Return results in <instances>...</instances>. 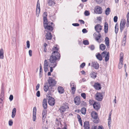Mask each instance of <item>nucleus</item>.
<instances>
[{
  "instance_id": "6ab92c4d",
  "label": "nucleus",
  "mask_w": 129,
  "mask_h": 129,
  "mask_svg": "<svg viewBox=\"0 0 129 129\" xmlns=\"http://www.w3.org/2000/svg\"><path fill=\"white\" fill-rule=\"evenodd\" d=\"M91 115L92 117L94 119H96L98 117V114L97 113L94 111H92Z\"/></svg>"
},
{
  "instance_id": "774afa93",
  "label": "nucleus",
  "mask_w": 129,
  "mask_h": 129,
  "mask_svg": "<svg viewBox=\"0 0 129 129\" xmlns=\"http://www.w3.org/2000/svg\"><path fill=\"white\" fill-rule=\"evenodd\" d=\"M98 129H104L102 125H100L99 126Z\"/></svg>"
},
{
  "instance_id": "9d476101",
  "label": "nucleus",
  "mask_w": 129,
  "mask_h": 129,
  "mask_svg": "<svg viewBox=\"0 0 129 129\" xmlns=\"http://www.w3.org/2000/svg\"><path fill=\"white\" fill-rule=\"evenodd\" d=\"M95 37V39L96 41L99 43H100L103 41L102 39L101 38V34L99 33L98 36H96V34L94 33L93 35Z\"/></svg>"
},
{
  "instance_id": "a878e982",
  "label": "nucleus",
  "mask_w": 129,
  "mask_h": 129,
  "mask_svg": "<svg viewBox=\"0 0 129 129\" xmlns=\"http://www.w3.org/2000/svg\"><path fill=\"white\" fill-rule=\"evenodd\" d=\"M47 2L48 4L50 6H52L55 4L54 0H48Z\"/></svg>"
},
{
  "instance_id": "4be33fe9",
  "label": "nucleus",
  "mask_w": 129,
  "mask_h": 129,
  "mask_svg": "<svg viewBox=\"0 0 129 129\" xmlns=\"http://www.w3.org/2000/svg\"><path fill=\"white\" fill-rule=\"evenodd\" d=\"M16 109L15 108H14L12 110V113L11 117L12 118L15 117L16 114Z\"/></svg>"
},
{
  "instance_id": "c756f323",
  "label": "nucleus",
  "mask_w": 129,
  "mask_h": 129,
  "mask_svg": "<svg viewBox=\"0 0 129 129\" xmlns=\"http://www.w3.org/2000/svg\"><path fill=\"white\" fill-rule=\"evenodd\" d=\"M96 58L100 61L102 60V56L99 53H98L96 54Z\"/></svg>"
},
{
  "instance_id": "2eb2a0df",
  "label": "nucleus",
  "mask_w": 129,
  "mask_h": 129,
  "mask_svg": "<svg viewBox=\"0 0 129 129\" xmlns=\"http://www.w3.org/2000/svg\"><path fill=\"white\" fill-rule=\"evenodd\" d=\"M94 28L95 30L97 32L99 33V32L101 31L102 29V26L99 24H97L94 27Z\"/></svg>"
},
{
  "instance_id": "0eeeda50",
  "label": "nucleus",
  "mask_w": 129,
  "mask_h": 129,
  "mask_svg": "<svg viewBox=\"0 0 129 129\" xmlns=\"http://www.w3.org/2000/svg\"><path fill=\"white\" fill-rule=\"evenodd\" d=\"M69 108L67 104L64 105L60 107L59 109L61 114H63L66 110H68Z\"/></svg>"
},
{
  "instance_id": "37998d69",
  "label": "nucleus",
  "mask_w": 129,
  "mask_h": 129,
  "mask_svg": "<svg viewBox=\"0 0 129 129\" xmlns=\"http://www.w3.org/2000/svg\"><path fill=\"white\" fill-rule=\"evenodd\" d=\"M44 67H48V64L47 61L46 59L44 61Z\"/></svg>"
},
{
  "instance_id": "ea45409f",
  "label": "nucleus",
  "mask_w": 129,
  "mask_h": 129,
  "mask_svg": "<svg viewBox=\"0 0 129 129\" xmlns=\"http://www.w3.org/2000/svg\"><path fill=\"white\" fill-rule=\"evenodd\" d=\"M70 86L71 88H76V85L74 83H71L70 84Z\"/></svg>"
},
{
  "instance_id": "2f4dec72",
  "label": "nucleus",
  "mask_w": 129,
  "mask_h": 129,
  "mask_svg": "<svg viewBox=\"0 0 129 129\" xmlns=\"http://www.w3.org/2000/svg\"><path fill=\"white\" fill-rule=\"evenodd\" d=\"M4 99L0 98V109H2L3 107L4 102L3 100Z\"/></svg>"
},
{
  "instance_id": "3c124183",
  "label": "nucleus",
  "mask_w": 129,
  "mask_h": 129,
  "mask_svg": "<svg viewBox=\"0 0 129 129\" xmlns=\"http://www.w3.org/2000/svg\"><path fill=\"white\" fill-rule=\"evenodd\" d=\"M81 95L82 97L84 99H85L86 98V94L84 93H82L81 94Z\"/></svg>"
},
{
  "instance_id": "f03ea898",
  "label": "nucleus",
  "mask_w": 129,
  "mask_h": 129,
  "mask_svg": "<svg viewBox=\"0 0 129 129\" xmlns=\"http://www.w3.org/2000/svg\"><path fill=\"white\" fill-rule=\"evenodd\" d=\"M44 28L50 31H52L53 30V27L51 25H52L53 23L52 22H48L46 18L44 19Z\"/></svg>"
},
{
  "instance_id": "1a4fd4ad",
  "label": "nucleus",
  "mask_w": 129,
  "mask_h": 129,
  "mask_svg": "<svg viewBox=\"0 0 129 129\" xmlns=\"http://www.w3.org/2000/svg\"><path fill=\"white\" fill-rule=\"evenodd\" d=\"M40 11V4L39 0H38L37 2L36 9V15L37 17H38L39 16Z\"/></svg>"
},
{
  "instance_id": "c85d7f7f",
  "label": "nucleus",
  "mask_w": 129,
  "mask_h": 129,
  "mask_svg": "<svg viewBox=\"0 0 129 129\" xmlns=\"http://www.w3.org/2000/svg\"><path fill=\"white\" fill-rule=\"evenodd\" d=\"M4 52L3 49H1L0 50V59H3L4 58Z\"/></svg>"
},
{
  "instance_id": "6e6552de",
  "label": "nucleus",
  "mask_w": 129,
  "mask_h": 129,
  "mask_svg": "<svg viewBox=\"0 0 129 129\" xmlns=\"http://www.w3.org/2000/svg\"><path fill=\"white\" fill-rule=\"evenodd\" d=\"M103 98V95L101 93L98 92L95 94V98L97 101H101L102 100Z\"/></svg>"
},
{
  "instance_id": "6e6d98bb",
  "label": "nucleus",
  "mask_w": 129,
  "mask_h": 129,
  "mask_svg": "<svg viewBox=\"0 0 129 129\" xmlns=\"http://www.w3.org/2000/svg\"><path fill=\"white\" fill-rule=\"evenodd\" d=\"M85 63L84 62H83L80 65V67L82 68H83V67L85 66Z\"/></svg>"
},
{
  "instance_id": "bf43d9fd",
  "label": "nucleus",
  "mask_w": 129,
  "mask_h": 129,
  "mask_svg": "<svg viewBox=\"0 0 129 129\" xmlns=\"http://www.w3.org/2000/svg\"><path fill=\"white\" fill-rule=\"evenodd\" d=\"M95 1L97 3L100 4L102 2L103 0H95Z\"/></svg>"
},
{
  "instance_id": "603ef678",
  "label": "nucleus",
  "mask_w": 129,
  "mask_h": 129,
  "mask_svg": "<svg viewBox=\"0 0 129 129\" xmlns=\"http://www.w3.org/2000/svg\"><path fill=\"white\" fill-rule=\"evenodd\" d=\"M44 70L45 72H46L48 71V67H44Z\"/></svg>"
},
{
  "instance_id": "c9c22d12",
  "label": "nucleus",
  "mask_w": 129,
  "mask_h": 129,
  "mask_svg": "<svg viewBox=\"0 0 129 129\" xmlns=\"http://www.w3.org/2000/svg\"><path fill=\"white\" fill-rule=\"evenodd\" d=\"M81 113L85 115L86 113V109L85 108H82L81 110Z\"/></svg>"
},
{
  "instance_id": "f8f14e48",
  "label": "nucleus",
  "mask_w": 129,
  "mask_h": 129,
  "mask_svg": "<svg viewBox=\"0 0 129 129\" xmlns=\"http://www.w3.org/2000/svg\"><path fill=\"white\" fill-rule=\"evenodd\" d=\"M126 23L125 20V19L121 20L120 24V31L122 32L125 27Z\"/></svg>"
},
{
  "instance_id": "39448f33",
  "label": "nucleus",
  "mask_w": 129,
  "mask_h": 129,
  "mask_svg": "<svg viewBox=\"0 0 129 129\" xmlns=\"http://www.w3.org/2000/svg\"><path fill=\"white\" fill-rule=\"evenodd\" d=\"M103 57H105V60L106 62L108 61L109 58V52H107L106 51H105L101 54Z\"/></svg>"
},
{
  "instance_id": "09e8293b",
  "label": "nucleus",
  "mask_w": 129,
  "mask_h": 129,
  "mask_svg": "<svg viewBox=\"0 0 129 129\" xmlns=\"http://www.w3.org/2000/svg\"><path fill=\"white\" fill-rule=\"evenodd\" d=\"M84 14L86 16H89L90 14V13L88 11H86L85 12Z\"/></svg>"
},
{
  "instance_id": "5701e85b",
  "label": "nucleus",
  "mask_w": 129,
  "mask_h": 129,
  "mask_svg": "<svg viewBox=\"0 0 129 129\" xmlns=\"http://www.w3.org/2000/svg\"><path fill=\"white\" fill-rule=\"evenodd\" d=\"M84 127L85 129H89V125L88 122L86 121L84 122Z\"/></svg>"
},
{
  "instance_id": "72a5a7b5",
  "label": "nucleus",
  "mask_w": 129,
  "mask_h": 129,
  "mask_svg": "<svg viewBox=\"0 0 129 129\" xmlns=\"http://www.w3.org/2000/svg\"><path fill=\"white\" fill-rule=\"evenodd\" d=\"M105 48L106 47L105 45L103 44H101L100 45V48L102 50H104L105 49Z\"/></svg>"
},
{
  "instance_id": "864d4df0",
  "label": "nucleus",
  "mask_w": 129,
  "mask_h": 129,
  "mask_svg": "<svg viewBox=\"0 0 129 129\" xmlns=\"http://www.w3.org/2000/svg\"><path fill=\"white\" fill-rule=\"evenodd\" d=\"M126 26L128 27L129 26V20L127 18L126 23Z\"/></svg>"
},
{
  "instance_id": "338daca9",
  "label": "nucleus",
  "mask_w": 129,
  "mask_h": 129,
  "mask_svg": "<svg viewBox=\"0 0 129 129\" xmlns=\"http://www.w3.org/2000/svg\"><path fill=\"white\" fill-rule=\"evenodd\" d=\"M79 21L81 23L84 24V21L82 20H79Z\"/></svg>"
},
{
  "instance_id": "de8ad7c7",
  "label": "nucleus",
  "mask_w": 129,
  "mask_h": 129,
  "mask_svg": "<svg viewBox=\"0 0 129 129\" xmlns=\"http://www.w3.org/2000/svg\"><path fill=\"white\" fill-rule=\"evenodd\" d=\"M30 42L29 41H27L26 42V46L27 48H29L30 47Z\"/></svg>"
},
{
  "instance_id": "a18cd8bd",
  "label": "nucleus",
  "mask_w": 129,
  "mask_h": 129,
  "mask_svg": "<svg viewBox=\"0 0 129 129\" xmlns=\"http://www.w3.org/2000/svg\"><path fill=\"white\" fill-rule=\"evenodd\" d=\"M77 116H78V117L79 119V121L80 123V125H82V122L80 118V116L78 115H77Z\"/></svg>"
},
{
  "instance_id": "69168bd1",
  "label": "nucleus",
  "mask_w": 129,
  "mask_h": 129,
  "mask_svg": "<svg viewBox=\"0 0 129 129\" xmlns=\"http://www.w3.org/2000/svg\"><path fill=\"white\" fill-rule=\"evenodd\" d=\"M90 49L91 50H93L94 49V46L93 45H91L90 47Z\"/></svg>"
},
{
  "instance_id": "7ed1b4c3",
  "label": "nucleus",
  "mask_w": 129,
  "mask_h": 129,
  "mask_svg": "<svg viewBox=\"0 0 129 129\" xmlns=\"http://www.w3.org/2000/svg\"><path fill=\"white\" fill-rule=\"evenodd\" d=\"M48 82L50 87L55 86L56 83V82L55 79L51 77L49 78Z\"/></svg>"
},
{
  "instance_id": "7c9ffc66",
  "label": "nucleus",
  "mask_w": 129,
  "mask_h": 129,
  "mask_svg": "<svg viewBox=\"0 0 129 129\" xmlns=\"http://www.w3.org/2000/svg\"><path fill=\"white\" fill-rule=\"evenodd\" d=\"M105 44L107 47L109 46V39L108 37H107L105 39Z\"/></svg>"
},
{
  "instance_id": "a211bd4d",
  "label": "nucleus",
  "mask_w": 129,
  "mask_h": 129,
  "mask_svg": "<svg viewBox=\"0 0 129 129\" xmlns=\"http://www.w3.org/2000/svg\"><path fill=\"white\" fill-rule=\"evenodd\" d=\"M47 111L45 109L43 111L42 113V121L43 122H45V120L46 116Z\"/></svg>"
},
{
  "instance_id": "4d7b16f0",
  "label": "nucleus",
  "mask_w": 129,
  "mask_h": 129,
  "mask_svg": "<svg viewBox=\"0 0 129 129\" xmlns=\"http://www.w3.org/2000/svg\"><path fill=\"white\" fill-rule=\"evenodd\" d=\"M37 96L39 97L40 96V93L39 91H38L36 93Z\"/></svg>"
},
{
  "instance_id": "412c9836",
  "label": "nucleus",
  "mask_w": 129,
  "mask_h": 129,
  "mask_svg": "<svg viewBox=\"0 0 129 129\" xmlns=\"http://www.w3.org/2000/svg\"><path fill=\"white\" fill-rule=\"evenodd\" d=\"M43 106L45 109H46L47 108V101L46 99H43Z\"/></svg>"
},
{
  "instance_id": "680f3d73",
  "label": "nucleus",
  "mask_w": 129,
  "mask_h": 129,
  "mask_svg": "<svg viewBox=\"0 0 129 129\" xmlns=\"http://www.w3.org/2000/svg\"><path fill=\"white\" fill-rule=\"evenodd\" d=\"M13 99V96L12 95H10L9 97V100L11 101Z\"/></svg>"
},
{
  "instance_id": "dca6fc26",
  "label": "nucleus",
  "mask_w": 129,
  "mask_h": 129,
  "mask_svg": "<svg viewBox=\"0 0 129 129\" xmlns=\"http://www.w3.org/2000/svg\"><path fill=\"white\" fill-rule=\"evenodd\" d=\"M93 87L97 90H100L101 88L100 84L98 83H95L93 85Z\"/></svg>"
},
{
  "instance_id": "4468645a",
  "label": "nucleus",
  "mask_w": 129,
  "mask_h": 129,
  "mask_svg": "<svg viewBox=\"0 0 129 129\" xmlns=\"http://www.w3.org/2000/svg\"><path fill=\"white\" fill-rule=\"evenodd\" d=\"M37 109L36 107H34L33 108V120L34 121H36V118Z\"/></svg>"
},
{
  "instance_id": "e2e57ef3",
  "label": "nucleus",
  "mask_w": 129,
  "mask_h": 129,
  "mask_svg": "<svg viewBox=\"0 0 129 129\" xmlns=\"http://www.w3.org/2000/svg\"><path fill=\"white\" fill-rule=\"evenodd\" d=\"M82 32L83 33H86L87 32V31L86 29L84 28L82 29Z\"/></svg>"
},
{
  "instance_id": "ddd939ff",
  "label": "nucleus",
  "mask_w": 129,
  "mask_h": 129,
  "mask_svg": "<svg viewBox=\"0 0 129 129\" xmlns=\"http://www.w3.org/2000/svg\"><path fill=\"white\" fill-rule=\"evenodd\" d=\"M93 107L95 110H98L100 108V105L99 103L95 102L93 104Z\"/></svg>"
},
{
  "instance_id": "c03bdc74",
  "label": "nucleus",
  "mask_w": 129,
  "mask_h": 129,
  "mask_svg": "<svg viewBox=\"0 0 129 129\" xmlns=\"http://www.w3.org/2000/svg\"><path fill=\"white\" fill-rule=\"evenodd\" d=\"M95 102L94 100H89V103L91 105H93V104H94V103Z\"/></svg>"
},
{
  "instance_id": "79ce46f5",
  "label": "nucleus",
  "mask_w": 129,
  "mask_h": 129,
  "mask_svg": "<svg viewBox=\"0 0 129 129\" xmlns=\"http://www.w3.org/2000/svg\"><path fill=\"white\" fill-rule=\"evenodd\" d=\"M13 122L12 120H10L8 122V124L9 126H12L13 124Z\"/></svg>"
},
{
  "instance_id": "e433bc0d",
  "label": "nucleus",
  "mask_w": 129,
  "mask_h": 129,
  "mask_svg": "<svg viewBox=\"0 0 129 129\" xmlns=\"http://www.w3.org/2000/svg\"><path fill=\"white\" fill-rule=\"evenodd\" d=\"M110 9L109 8H107L105 11V13L106 15H108L110 13Z\"/></svg>"
},
{
  "instance_id": "58836bf2",
  "label": "nucleus",
  "mask_w": 129,
  "mask_h": 129,
  "mask_svg": "<svg viewBox=\"0 0 129 129\" xmlns=\"http://www.w3.org/2000/svg\"><path fill=\"white\" fill-rule=\"evenodd\" d=\"M49 88L48 86L47 85H45L44 86V90L46 92L48 90Z\"/></svg>"
},
{
  "instance_id": "aec40b11",
  "label": "nucleus",
  "mask_w": 129,
  "mask_h": 129,
  "mask_svg": "<svg viewBox=\"0 0 129 129\" xmlns=\"http://www.w3.org/2000/svg\"><path fill=\"white\" fill-rule=\"evenodd\" d=\"M74 102L77 105H79L80 103V99L78 96L76 97L74 99Z\"/></svg>"
},
{
  "instance_id": "f3484780",
  "label": "nucleus",
  "mask_w": 129,
  "mask_h": 129,
  "mask_svg": "<svg viewBox=\"0 0 129 129\" xmlns=\"http://www.w3.org/2000/svg\"><path fill=\"white\" fill-rule=\"evenodd\" d=\"M92 66L95 69H98L99 67V64L96 62H94L92 63Z\"/></svg>"
},
{
  "instance_id": "13d9d810",
  "label": "nucleus",
  "mask_w": 129,
  "mask_h": 129,
  "mask_svg": "<svg viewBox=\"0 0 129 129\" xmlns=\"http://www.w3.org/2000/svg\"><path fill=\"white\" fill-rule=\"evenodd\" d=\"M40 84L39 83L38 84H37V85L36 86V91H37L39 89V88L40 87Z\"/></svg>"
},
{
  "instance_id": "0e129e2a",
  "label": "nucleus",
  "mask_w": 129,
  "mask_h": 129,
  "mask_svg": "<svg viewBox=\"0 0 129 129\" xmlns=\"http://www.w3.org/2000/svg\"><path fill=\"white\" fill-rule=\"evenodd\" d=\"M72 25L74 26H78L79 25V24L78 23H73Z\"/></svg>"
},
{
  "instance_id": "a19ab883",
  "label": "nucleus",
  "mask_w": 129,
  "mask_h": 129,
  "mask_svg": "<svg viewBox=\"0 0 129 129\" xmlns=\"http://www.w3.org/2000/svg\"><path fill=\"white\" fill-rule=\"evenodd\" d=\"M47 13H46V12H44V14H43V20H44V19H45V18L47 20V21H47Z\"/></svg>"
},
{
  "instance_id": "f257e3e1",
  "label": "nucleus",
  "mask_w": 129,
  "mask_h": 129,
  "mask_svg": "<svg viewBox=\"0 0 129 129\" xmlns=\"http://www.w3.org/2000/svg\"><path fill=\"white\" fill-rule=\"evenodd\" d=\"M58 49L56 47H54L52 48L53 51H54L52 53V55L50 56L49 61L50 63V66H52L53 68H55L57 65L56 60L59 58L60 55L59 53L56 51Z\"/></svg>"
},
{
  "instance_id": "8fccbe9b",
  "label": "nucleus",
  "mask_w": 129,
  "mask_h": 129,
  "mask_svg": "<svg viewBox=\"0 0 129 129\" xmlns=\"http://www.w3.org/2000/svg\"><path fill=\"white\" fill-rule=\"evenodd\" d=\"M83 43L85 45H88L89 44V42L87 40H84L83 42Z\"/></svg>"
},
{
  "instance_id": "f704fd0d",
  "label": "nucleus",
  "mask_w": 129,
  "mask_h": 129,
  "mask_svg": "<svg viewBox=\"0 0 129 129\" xmlns=\"http://www.w3.org/2000/svg\"><path fill=\"white\" fill-rule=\"evenodd\" d=\"M111 118H109L108 119V124L109 128H110L111 124Z\"/></svg>"
},
{
  "instance_id": "49530a36",
  "label": "nucleus",
  "mask_w": 129,
  "mask_h": 129,
  "mask_svg": "<svg viewBox=\"0 0 129 129\" xmlns=\"http://www.w3.org/2000/svg\"><path fill=\"white\" fill-rule=\"evenodd\" d=\"M76 88H71L72 94H74L75 93L76 90Z\"/></svg>"
},
{
  "instance_id": "393cba45",
  "label": "nucleus",
  "mask_w": 129,
  "mask_h": 129,
  "mask_svg": "<svg viewBox=\"0 0 129 129\" xmlns=\"http://www.w3.org/2000/svg\"><path fill=\"white\" fill-rule=\"evenodd\" d=\"M58 90L59 93L61 94L63 93L64 92L63 89L61 87H58Z\"/></svg>"
},
{
  "instance_id": "5fc2aeb1",
  "label": "nucleus",
  "mask_w": 129,
  "mask_h": 129,
  "mask_svg": "<svg viewBox=\"0 0 129 129\" xmlns=\"http://www.w3.org/2000/svg\"><path fill=\"white\" fill-rule=\"evenodd\" d=\"M118 18L117 16H115L114 18V22H116Z\"/></svg>"
},
{
  "instance_id": "20e7f679",
  "label": "nucleus",
  "mask_w": 129,
  "mask_h": 129,
  "mask_svg": "<svg viewBox=\"0 0 129 129\" xmlns=\"http://www.w3.org/2000/svg\"><path fill=\"white\" fill-rule=\"evenodd\" d=\"M47 98L48 99V103L50 106L54 105L55 103V100L50 95H48L47 96Z\"/></svg>"
},
{
  "instance_id": "423d86ee",
  "label": "nucleus",
  "mask_w": 129,
  "mask_h": 129,
  "mask_svg": "<svg viewBox=\"0 0 129 129\" xmlns=\"http://www.w3.org/2000/svg\"><path fill=\"white\" fill-rule=\"evenodd\" d=\"M123 54L121 52L120 54V62L118 65V68L119 69H121L123 67Z\"/></svg>"
},
{
  "instance_id": "b1692460",
  "label": "nucleus",
  "mask_w": 129,
  "mask_h": 129,
  "mask_svg": "<svg viewBox=\"0 0 129 129\" xmlns=\"http://www.w3.org/2000/svg\"><path fill=\"white\" fill-rule=\"evenodd\" d=\"M46 39L49 40H51L52 39V36L50 33H48L46 34Z\"/></svg>"
},
{
  "instance_id": "cd10ccee",
  "label": "nucleus",
  "mask_w": 129,
  "mask_h": 129,
  "mask_svg": "<svg viewBox=\"0 0 129 129\" xmlns=\"http://www.w3.org/2000/svg\"><path fill=\"white\" fill-rule=\"evenodd\" d=\"M108 24L107 22H105L104 25V29L105 33H106L108 31Z\"/></svg>"
},
{
  "instance_id": "bb28decb",
  "label": "nucleus",
  "mask_w": 129,
  "mask_h": 129,
  "mask_svg": "<svg viewBox=\"0 0 129 129\" xmlns=\"http://www.w3.org/2000/svg\"><path fill=\"white\" fill-rule=\"evenodd\" d=\"M91 77L95 78L96 77V72H92L90 74Z\"/></svg>"
},
{
  "instance_id": "052dcab7",
  "label": "nucleus",
  "mask_w": 129,
  "mask_h": 129,
  "mask_svg": "<svg viewBox=\"0 0 129 129\" xmlns=\"http://www.w3.org/2000/svg\"><path fill=\"white\" fill-rule=\"evenodd\" d=\"M32 51L31 50H30L29 51L28 53L30 56H32Z\"/></svg>"
},
{
  "instance_id": "9b49d317",
  "label": "nucleus",
  "mask_w": 129,
  "mask_h": 129,
  "mask_svg": "<svg viewBox=\"0 0 129 129\" xmlns=\"http://www.w3.org/2000/svg\"><path fill=\"white\" fill-rule=\"evenodd\" d=\"M94 12L96 14H100L102 13V10L101 7L96 6L94 8Z\"/></svg>"
},
{
  "instance_id": "473e14b6",
  "label": "nucleus",
  "mask_w": 129,
  "mask_h": 129,
  "mask_svg": "<svg viewBox=\"0 0 129 129\" xmlns=\"http://www.w3.org/2000/svg\"><path fill=\"white\" fill-rule=\"evenodd\" d=\"M118 25L117 23H116L115 26V32L116 34L117 33L118 30Z\"/></svg>"
},
{
  "instance_id": "4c0bfd02",
  "label": "nucleus",
  "mask_w": 129,
  "mask_h": 129,
  "mask_svg": "<svg viewBox=\"0 0 129 129\" xmlns=\"http://www.w3.org/2000/svg\"><path fill=\"white\" fill-rule=\"evenodd\" d=\"M4 90H2L0 94V98L4 99Z\"/></svg>"
}]
</instances>
